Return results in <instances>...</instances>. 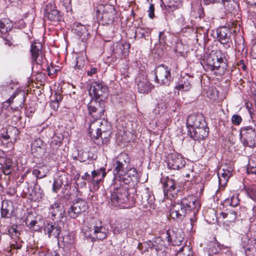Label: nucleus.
Returning <instances> with one entry per match:
<instances>
[{"label": "nucleus", "mask_w": 256, "mask_h": 256, "mask_svg": "<svg viewBox=\"0 0 256 256\" xmlns=\"http://www.w3.org/2000/svg\"><path fill=\"white\" fill-rule=\"evenodd\" d=\"M194 218H190V224L192 226H193L194 224V222H196V218H195V216L196 214V212L198 210H194Z\"/></svg>", "instance_id": "nucleus-60"}, {"label": "nucleus", "mask_w": 256, "mask_h": 256, "mask_svg": "<svg viewBox=\"0 0 256 256\" xmlns=\"http://www.w3.org/2000/svg\"><path fill=\"white\" fill-rule=\"evenodd\" d=\"M146 30L140 27H138L136 30L135 36L140 38L145 36L146 33Z\"/></svg>", "instance_id": "nucleus-43"}, {"label": "nucleus", "mask_w": 256, "mask_h": 256, "mask_svg": "<svg viewBox=\"0 0 256 256\" xmlns=\"http://www.w3.org/2000/svg\"><path fill=\"white\" fill-rule=\"evenodd\" d=\"M58 244H62L64 248L70 250L74 247V234L72 232H66L62 234V238H58Z\"/></svg>", "instance_id": "nucleus-19"}, {"label": "nucleus", "mask_w": 256, "mask_h": 256, "mask_svg": "<svg viewBox=\"0 0 256 256\" xmlns=\"http://www.w3.org/2000/svg\"><path fill=\"white\" fill-rule=\"evenodd\" d=\"M37 222L36 220H32L28 224V226L30 228H33L34 226L36 225Z\"/></svg>", "instance_id": "nucleus-62"}, {"label": "nucleus", "mask_w": 256, "mask_h": 256, "mask_svg": "<svg viewBox=\"0 0 256 256\" xmlns=\"http://www.w3.org/2000/svg\"><path fill=\"white\" fill-rule=\"evenodd\" d=\"M154 86L146 79L139 80L138 83V90L140 93L147 94L150 92Z\"/></svg>", "instance_id": "nucleus-31"}, {"label": "nucleus", "mask_w": 256, "mask_h": 256, "mask_svg": "<svg viewBox=\"0 0 256 256\" xmlns=\"http://www.w3.org/2000/svg\"><path fill=\"white\" fill-rule=\"evenodd\" d=\"M233 168L232 166L226 165L220 168L218 172L219 184L221 186H224L229 178L232 174Z\"/></svg>", "instance_id": "nucleus-16"}, {"label": "nucleus", "mask_w": 256, "mask_h": 256, "mask_svg": "<svg viewBox=\"0 0 256 256\" xmlns=\"http://www.w3.org/2000/svg\"><path fill=\"white\" fill-rule=\"evenodd\" d=\"M45 12L48 18L50 20L58 22L60 20V16L59 12L55 9L54 5L51 4H46Z\"/></svg>", "instance_id": "nucleus-27"}, {"label": "nucleus", "mask_w": 256, "mask_h": 256, "mask_svg": "<svg viewBox=\"0 0 256 256\" xmlns=\"http://www.w3.org/2000/svg\"><path fill=\"white\" fill-rule=\"evenodd\" d=\"M246 190L248 196L255 202L256 200V187H248Z\"/></svg>", "instance_id": "nucleus-40"}, {"label": "nucleus", "mask_w": 256, "mask_h": 256, "mask_svg": "<svg viewBox=\"0 0 256 256\" xmlns=\"http://www.w3.org/2000/svg\"><path fill=\"white\" fill-rule=\"evenodd\" d=\"M61 138L54 136L52 138L50 146L54 149H57L62 144Z\"/></svg>", "instance_id": "nucleus-39"}, {"label": "nucleus", "mask_w": 256, "mask_h": 256, "mask_svg": "<svg viewBox=\"0 0 256 256\" xmlns=\"http://www.w3.org/2000/svg\"><path fill=\"white\" fill-rule=\"evenodd\" d=\"M106 169L104 167H102L96 170H94L92 172V178L90 180V182L94 185V186L98 188V184L100 182L104 180L106 175Z\"/></svg>", "instance_id": "nucleus-20"}, {"label": "nucleus", "mask_w": 256, "mask_h": 256, "mask_svg": "<svg viewBox=\"0 0 256 256\" xmlns=\"http://www.w3.org/2000/svg\"><path fill=\"white\" fill-rule=\"evenodd\" d=\"M58 100H56V102H52L50 104L51 106H52L54 105V108H58Z\"/></svg>", "instance_id": "nucleus-64"}, {"label": "nucleus", "mask_w": 256, "mask_h": 256, "mask_svg": "<svg viewBox=\"0 0 256 256\" xmlns=\"http://www.w3.org/2000/svg\"><path fill=\"white\" fill-rule=\"evenodd\" d=\"M4 155L3 152H0V164H2V163L4 162L5 160L6 159L4 157Z\"/></svg>", "instance_id": "nucleus-61"}, {"label": "nucleus", "mask_w": 256, "mask_h": 256, "mask_svg": "<svg viewBox=\"0 0 256 256\" xmlns=\"http://www.w3.org/2000/svg\"><path fill=\"white\" fill-rule=\"evenodd\" d=\"M84 66V60L82 58L78 57L76 58V64H75L76 68L81 69Z\"/></svg>", "instance_id": "nucleus-50"}, {"label": "nucleus", "mask_w": 256, "mask_h": 256, "mask_svg": "<svg viewBox=\"0 0 256 256\" xmlns=\"http://www.w3.org/2000/svg\"><path fill=\"white\" fill-rule=\"evenodd\" d=\"M110 124L106 120H94L89 124L88 132L92 138H106L110 136Z\"/></svg>", "instance_id": "nucleus-5"}, {"label": "nucleus", "mask_w": 256, "mask_h": 256, "mask_svg": "<svg viewBox=\"0 0 256 256\" xmlns=\"http://www.w3.org/2000/svg\"><path fill=\"white\" fill-rule=\"evenodd\" d=\"M12 28V24L8 20L3 19L0 20V37L6 39V44L9 46L12 45V42L6 39L8 32Z\"/></svg>", "instance_id": "nucleus-22"}, {"label": "nucleus", "mask_w": 256, "mask_h": 256, "mask_svg": "<svg viewBox=\"0 0 256 256\" xmlns=\"http://www.w3.org/2000/svg\"><path fill=\"white\" fill-rule=\"evenodd\" d=\"M15 166V164L10 158H6L2 167L3 173L5 175H8L12 173Z\"/></svg>", "instance_id": "nucleus-33"}, {"label": "nucleus", "mask_w": 256, "mask_h": 256, "mask_svg": "<svg viewBox=\"0 0 256 256\" xmlns=\"http://www.w3.org/2000/svg\"><path fill=\"white\" fill-rule=\"evenodd\" d=\"M240 136L244 146L253 148L256 141V131L252 126H242L240 129Z\"/></svg>", "instance_id": "nucleus-7"}, {"label": "nucleus", "mask_w": 256, "mask_h": 256, "mask_svg": "<svg viewBox=\"0 0 256 256\" xmlns=\"http://www.w3.org/2000/svg\"><path fill=\"white\" fill-rule=\"evenodd\" d=\"M8 234L12 238L14 236H18V232L16 230V226H13L10 227L8 230Z\"/></svg>", "instance_id": "nucleus-47"}, {"label": "nucleus", "mask_w": 256, "mask_h": 256, "mask_svg": "<svg viewBox=\"0 0 256 256\" xmlns=\"http://www.w3.org/2000/svg\"><path fill=\"white\" fill-rule=\"evenodd\" d=\"M42 44L40 42L34 41L31 44L30 52L32 64L41 66L45 62L42 54Z\"/></svg>", "instance_id": "nucleus-11"}, {"label": "nucleus", "mask_w": 256, "mask_h": 256, "mask_svg": "<svg viewBox=\"0 0 256 256\" xmlns=\"http://www.w3.org/2000/svg\"><path fill=\"white\" fill-rule=\"evenodd\" d=\"M224 248V246L220 245V244L216 240L210 241L209 242L204 250H206L208 252L206 256H210L214 254H218L220 251Z\"/></svg>", "instance_id": "nucleus-29"}, {"label": "nucleus", "mask_w": 256, "mask_h": 256, "mask_svg": "<svg viewBox=\"0 0 256 256\" xmlns=\"http://www.w3.org/2000/svg\"><path fill=\"white\" fill-rule=\"evenodd\" d=\"M193 252L190 246L185 245L181 247L178 252L176 256H192Z\"/></svg>", "instance_id": "nucleus-37"}, {"label": "nucleus", "mask_w": 256, "mask_h": 256, "mask_svg": "<svg viewBox=\"0 0 256 256\" xmlns=\"http://www.w3.org/2000/svg\"><path fill=\"white\" fill-rule=\"evenodd\" d=\"M154 5L152 4H150L148 10V16L150 18H153L154 17Z\"/></svg>", "instance_id": "nucleus-52"}, {"label": "nucleus", "mask_w": 256, "mask_h": 256, "mask_svg": "<svg viewBox=\"0 0 256 256\" xmlns=\"http://www.w3.org/2000/svg\"><path fill=\"white\" fill-rule=\"evenodd\" d=\"M256 168V162L252 159L249 160L248 164L247 166V168Z\"/></svg>", "instance_id": "nucleus-55"}, {"label": "nucleus", "mask_w": 256, "mask_h": 256, "mask_svg": "<svg viewBox=\"0 0 256 256\" xmlns=\"http://www.w3.org/2000/svg\"><path fill=\"white\" fill-rule=\"evenodd\" d=\"M47 70L48 75L52 74L56 72V70L52 66H48L47 68Z\"/></svg>", "instance_id": "nucleus-56"}, {"label": "nucleus", "mask_w": 256, "mask_h": 256, "mask_svg": "<svg viewBox=\"0 0 256 256\" xmlns=\"http://www.w3.org/2000/svg\"><path fill=\"white\" fill-rule=\"evenodd\" d=\"M225 204L232 207L236 206L240 203L238 194L235 190H230L228 196L224 200Z\"/></svg>", "instance_id": "nucleus-30"}, {"label": "nucleus", "mask_w": 256, "mask_h": 256, "mask_svg": "<svg viewBox=\"0 0 256 256\" xmlns=\"http://www.w3.org/2000/svg\"><path fill=\"white\" fill-rule=\"evenodd\" d=\"M14 208L12 202L8 200H4L2 202L1 216L4 218H10L14 214Z\"/></svg>", "instance_id": "nucleus-24"}, {"label": "nucleus", "mask_w": 256, "mask_h": 256, "mask_svg": "<svg viewBox=\"0 0 256 256\" xmlns=\"http://www.w3.org/2000/svg\"><path fill=\"white\" fill-rule=\"evenodd\" d=\"M49 214L52 220H56L57 222L58 220L60 222L64 216V210L61 206L59 202H54L50 206Z\"/></svg>", "instance_id": "nucleus-18"}, {"label": "nucleus", "mask_w": 256, "mask_h": 256, "mask_svg": "<svg viewBox=\"0 0 256 256\" xmlns=\"http://www.w3.org/2000/svg\"><path fill=\"white\" fill-rule=\"evenodd\" d=\"M200 206L197 198L192 195L188 196L172 204L170 210V216L173 220L179 221L182 220L187 212L192 210H198Z\"/></svg>", "instance_id": "nucleus-2"}, {"label": "nucleus", "mask_w": 256, "mask_h": 256, "mask_svg": "<svg viewBox=\"0 0 256 256\" xmlns=\"http://www.w3.org/2000/svg\"><path fill=\"white\" fill-rule=\"evenodd\" d=\"M154 82L160 85L168 86L172 80L170 70L164 64L157 66L154 70Z\"/></svg>", "instance_id": "nucleus-6"}, {"label": "nucleus", "mask_w": 256, "mask_h": 256, "mask_svg": "<svg viewBox=\"0 0 256 256\" xmlns=\"http://www.w3.org/2000/svg\"><path fill=\"white\" fill-rule=\"evenodd\" d=\"M180 0H170L167 6L170 8L175 10L178 8Z\"/></svg>", "instance_id": "nucleus-46"}, {"label": "nucleus", "mask_w": 256, "mask_h": 256, "mask_svg": "<svg viewBox=\"0 0 256 256\" xmlns=\"http://www.w3.org/2000/svg\"><path fill=\"white\" fill-rule=\"evenodd\" d=\"M18 92H14L8 100L2 103V112L4 113L5 116H8L9 115L10 113L12 112V108L10 107V106L14 98L16 96Z\"/></svg>", "instance_id": "nucleus-32"}, {"label": "nucleus", "mask_w": 256, "mask_h": 256, "mask_svg": "<svg viewBox=\"0 0 256 256\" xmlns=\"http://www.w3.org/2000/svg\"><path fill=\"white\" fill-rule=\"evenodd\" d=\"M88 113L94 120H98L102 117L105 112V105L103 102L97 100H92L88 104Z\"/></svg>", "instance_id": "nucleus-10"}, {"label": "nucleus", "mask_w": 256, "mask_h": 256, "mask_svg": "<svg viewBox=\"0 0 256 256\" xmlns=\"http://www.w3.org/2000/svg\"><path fill=\"white\" fill-rule=\"evenodd\" d=\"M114 165V178L110 185L111 204L122 208H130L134 206V202L128 197V188L124 184H137L139 182L138 172L135 168L128 167V158L126 154H121Z\"/></svg>", "instance_id": "nucleus-1"}, {"label": "nucleus", "mask_w": 256, "mask_h": 256, "mask_svg": "<svg viewBox=\"0 0 256 256\" xmlns=\"http://www.w3.org/2000/svg\"><path fill=\"white\" fill-rule=\"evenodd\" d=\"M2 142V144L6 148H12L14 146L13 140L10 141V140H0Z\"/></svg>", "instance_id": "nucleus-53"}, {"label": "nucleus", "mask_w": 256, "mask_h": 256, "mask_svg": "<svg viewBox=\"0 0 256 256\" xmlns=\"http://www.w3.org/2000/svg\"><path fill=\"white\" fill-rule=\"evenodd\" d=\"M116 53H119V56L121 54L122 56H125L127 54L128 50H124V46L122 44H118L116 46L115 50Z\"/></svg>", "instance_id": "nucleus-44"}, {"label": "nucleus", "mask_w": 256, "mask_h": 256, "mask_svg": "<svg viewBox=\"0 0 256 256\" xmlns=\"http://www.w3.org/2000/svg\"><path fill=\"white\" fill-rule=\"evenodd\" d=\"M192 78L191 77H182L176 84L174 89L176 90L187 91L190 89L192 87Z\"/></svg>", "instance_id": "nucleus-26"}, {"label": "nucleus", "mask_w": 256, "mask_h": 256, "mask_svg": "<svg viewBox=\"0 0 256 256\" xmlns=\"http://www.w3.org/2000/svg\"><path fill=\"white\" fill-rule=\"evenodd\" d=\"M158 38L160 44L164 46L166 44V36L164 32H160Z\"/></svg>", "instance_id": "nucleus-51"}, {"label": "nucleus", "mask_w": 256, "mask_h": 256, "mask_svg": "<svg viewBox=\"0 0 256 256\" xmlns=\"http://www.w3.org/2000/svg\"><path fill=\"white\" fill-rule=\"evenodd\" d=\"M98 17L102 19L103 24H108L114 18V12H104L102 14L98 15Z\"/></svg>", "instance_id": "nucleus-36"}, {"label": "nucleus", "mask_w": 256, "mask_h": 256, "mask_svg": "<svg viewBox=\"0 0 256 256\" xmlns=\"http://www.w3.org/2000/svg\"><path fill=\"white\" fill-rule=\"evenodd\" d=\"M205 4H209L212 3L219 2L220 0H204Z\"/></svg>", "instance_id": "nucleus-63"}, {"label": "nucleus", "mask_w": 256, "mask_h": 256, "mask_svg": "<svg viewBox=\"0 0 256 256\" xmlns=\"http://www.w3.org/2000/svg\"><path fill=\"white\" fill-rule=\"evenodd\" d=\"M162 185L164 194L167 198L172 200V198L177 197L178 192L180 191V188L175 180L167 178L163 182Z\"/></svg>", "instance_id": "nucleus-8"}, {"label": "nucleus", "mask_w": 256, "mask_h": 256, "mask_svg": "<svg viewBox=\"0 0 256 256\" xmlns=\"http://www.w3.org/2000/svg\"><path fill=\"white\" fill-rule=\"evenodd\" d=\"M8 132L10 134L13 136V141L14 142L19 134V131L18 129L16 127H11L8 128Z\"/></svg>", "instance_id": "nucleus-42"}, {"label": "nucleus", "mask_w": 256, "mask_h": 256, "mask_svg": "<svg viewBox=\"0 0 256 256\" xmlns=\"http://www.w3.org/2000/svg\"><path fill=\"white\" fill-rule=\"evenodd\" d=\"M126 228L127 224L126 222L123 221L122 222L116 224L115 226L113 228V231L115 234H120Z\"/></svg>", "instance_id": "nucleus-38"}, {"label": "nucleus", "mask_w": 256, "mask_h": 256, "mask_svg": "<svg viewBox=\"0 0 256 256\" xmlns=\"http://www.w3.org/2000/svg\"><path fill=\"white\" fill-rule=\"evenodd\" d=\"M204 118L202 114H191L187 118L186 126L188 130L190 128L192 130L196 126H199L200 124H204Z\"/></svg>", "instance_id": "nucleus-23"}, {"label": "nucleus", "mask_w": 256, "mask_h": 256, "mask_svg": "<svg viewBox=\"0 0 256 256\" xmlns=\"http://www.w3.org/2000/svg\"><path fill=\"white\" fill-rule=\"evenodd\" d=\"M0 140H10V141H12L13 140V136L10 134L8 130L6 132L1 134V136H0Z\"/></svg>", "instance_id": "nucleus-49"}, {"label": "nucleus", "mask_w": 256, "mask_h": 256, "mask_svg": "<svg viewBox=\"0 0 256 256\" xmlns=\"http://www.w3.org/2000/svg\"><path fill=\"white\" fill-rule=\"evenodd\" d=\"M246 172L248 174H254L256 175V168H246Z\"/></svg>", "instance_id": "nucleus-59"}, {"label": "nucleus", "mask_w": 256, "mask_h": 256, "mask_svg": "<svg viewBox=\"0 0 256 256\" xmlns=\"http://www.w3.org/2000/svg\"><path fill=\"white\" fill-rule=\"evenodd\" d=\"M174 235L175 234L173 230H168L161 237L156 238L155 240L152 242V248H155L156 251L162 250L166 246L162 239H164L168 242H170L174 240Z\"/></svg>", "instance_id": "nucleus-13"}, {"label": "nucleus", "mask_w": 256, "mask_h": 256, "mask_svg": "<svg viewBox=\"0 0 256 256\" xmlns=\"http://www.w3.org/2000/svg\"><path fill=\"white\" fill-rule=\"evenodd\" d=\"M86 209V206L84 201L81 200L74 203L68 209V214L72 218H75L80 214L84 212Z\"/></svg>", "instance_id": "nucleus-21"}, {"label": "nucleus", "mask_w": 256, "mask_h": 256, "mask_svg": "<svg viewBox=\"0 0 256 256\" xmlns=\"http://www.w3.org/2000/svg\"><path fill=\"white\" fill-rule=\"evenodd\" d=\"M60 223L54 222H46L44 225V233L49 238H58L61 232Z\"/></svg>", "instance_id": "nucleus-15"}, {"label": "nucleus", "mask_w": 256, "mask_h": 256, "mask_svg": "<svg viewBox=\"0 0 256 256\" xmlns=\"http://www.w3.org/2000/svg\"><path fill=\"white\" fill-rule=\"evenodd\" d=\"M60 1L62 3L66 12L72 10L71 0H60Z\"/></svg>", "instance_id": "nucleus-48"}, {"label": "nucleus", "mask_w": 256, "mask_h": 256, "mask_svg": "<svg viewBox=\"0 0 256 256\" xmlns=\"http://www.w3.org/2000/svg\"><path fill=\"white\" fill-rule=\"evenodd\" d=\"M44 256H60V254L55 250L52 252H48L45 254Z\"/></svg>", "instance_id": "nucleus-57"}, {"label": "nucleus", "mask_w": 256, "mask_h": 256, "mask_svg": "<svg viewBox=\"0 0 256 256\" xmlns=\"http://www.w3.org/2000/svg\"><path fill=\"white\" fill-rule=\"evenodd\" d=\"M168 168L174 170H178L186 165V161L182 156L178 152L170 153L167 156Z\"/></svg>", "instance_id": "nucleus-9"}, {"label": "nucleus", "mask_w": 256, "mask_h": 256, "mask_svg": "<svg viewBox=\"0 0 256 256\" xmlns=\"http://www.w3.org/2000/svg\"><path fill=\"white\" fill-rule=\"evenodd\" d=\"M50 167L45 164H40L34 168L32 174L36 179L44 178L49 174Z\"/></svg>", "instance_id": "nucleus-25"}, {"label": "nucleus", "mask_w": 256, "mask_h": 256, "mask_svg": "<svg viewBox=\"0 0 256 256\" xmlns=\"http://www.w3.org/2000/svg\"><path fill=\"white\" fill-rule=\"evenodd\" d=\"M98 72L97 68L91 67L90 70L87 71V74L88 76H92L94 74H96Z\"/></svg>", "instance_id": "nucleus-54"}, {"label": "nucleus", "mask_w": 256, "mask_h": 256, "mask_svg": "<svg viewBox=\"0 0 256 256\" xmlns=\"http://www.w3.org/2000/svg\"><path fill=\"white\" fill-rule=\"evenodd\" d=\"M238 213L233 210L229 211L227 212H222L220 214V216H222L223 219L225 220L224 222L230 223V224L234 222L238 218Z\"/></svg>", "instance_id": "nucleus-34"}, {"label": "nucleus", "mask_w": 256, "mask_h": 256, "mask_svg": "<svg viewBox=\"0 0 256 256\" xmlns=\"http://www.w3.org/2000/svg\"><path fill=\"white\" fill-rule=\"evenodd\" d=\"M232 122L236 126H238L242 122V117L238 114H234L232 117Z\"/></svg>", "instance_id": "nucleus-45"}, {"label": "nucleus", "mask_w": 256, "mask_h": 256, "mask_svg": "<svg viewBox=\"0 0 256 256\" xmlns=\"http://www.w3.org/2000/svg\"><path fill=\"white\" fill-rule=\"evenodd\" d=\"M83 233L86 239L94 242L106 238L109 232L108 228L101 221L93 218L84 226Z\"/></svg>", "instance_id": "nucleus-3"}, {"label": "nucleus", "mask_w": 256, "mask_h": 256, "mask_svg": "<svg viewBox=\"0 0 256 256\" xmlns=\"http://www.w3.org/2000/svg\"><path fill=\"white\" fill-rule=\"evenodd\" d=\"M240 246L246 252V250H250L252 246L250 239L247 234H242Z\"/></svg>", "instance_id": "nucleus-35"}, {"label": "nucleus", "mask_w": 256, "mask_h": 256, "mask_svg": "<svg viewBox=\"0 0 256 256\" xmlns=\"http://www.w3.org/2000/svg\"><path fill=\"white\" fill-rule=\"evenodd\" d=\"M208 128L206 121L204 124H200L199 126H196L192 130H188V134L194 140H204L208 134Z\"/></svg>", "instance_id": "nucleus-12"}, {"label": "nucleus", "mask_w": 256, "mask_h": 256, "mask_svg": "<svg viewBox=\"0 0 256 256\" xmlns=\"http://www.w3.org/2000/svg\"><path fill=\"white\" fill-rule=\"evenodd\" d=\"M204 61L205 68L214 72L216 75L222 76L226 72L228 66L225 53L221 50H217L214 54L208 56Z\"/></svg>", "instance_id": "nucleus-4"}, {"label": "nucleus", "mask_w": 256, "mask_h": 256, "mask_svg": "<svg viewBox=\"0 0 256 256\" xmlns=\"http://www.w3.org/2000/svg\"><path fill=\"white\" fill-rule=\"evenodd\" d=\"M108 92L107 86L102 82H94L90 88V94H93L94 96L96 98L106 97Z\"/></svg>", "instance_id": "nucleus-14"}, {"label": "nucleus", "mask_w": 256, "mask_h": 256, "mask_svg": "<svg viewBox=\"0 0 256 256\" xmlns=\"http://www.w3.org/2000/svg\"><path fill=\"white\" fill-rule=\"evenodd\" d=\"M217 38L218 41L226 47H230L231 32L226 26H222L216 30Z\"/></svg>", "instance_id": "nucleus-17"}, {"label": "nucleus", "mask_w": 256, "mask_h": 256, "mask_svg": "<svg viewBox=\"0 0 256 256\" xmlns=\"http://www.w3.org/2000/svg\"><path fill=\"white\" fill-rule=\"evenodd\" d=\"M73 27L74 32L78 38H82V41L87 38L88 32L86 26L76 22L74 24Z\"/></svg>", "instance_id": "nucleus-28"}, {"label": "nucleus", "mask_w": 256, "mask_h": 256, "mask_svg": "<svg viewBox=\"0 0 256 256\" xmlns=\"http://www.w3.org/2000/svg\"><path fill=\"white\" fill-rule=\"evenodd\" d=\"M90 174L88 172H86L82 176V178L84 180H88V182H90Z\"/></svg>", "instance_id": "nucleus-58"}, {"label": "nucleus", "mask_w": 256, "mask_h": 256, "mask_svg": "<svg viewBox=\"0 0 256 256\" xmlns=\"http://www.w3.org/2000/svg\"><path fill=\"white\" fill-rule=\"evenodd\" d=\"M63 182L62 179L58 178L54 180L52 184V191L54 192H58Z\"/></svg>", "instance_id": "nucleus-41"}]
</instances>
